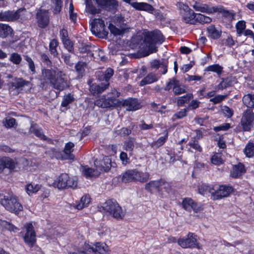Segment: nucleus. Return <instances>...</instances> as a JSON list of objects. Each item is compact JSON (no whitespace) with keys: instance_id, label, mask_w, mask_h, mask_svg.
<instances>
[{"instance_id":"nucleus-1","label":"nucleus","mask_w":254,"mask_h":254,"mask_svg":"<svg viewBox=\"0 0 254 254\" xmlns=\"http://www.w3.org/2000/svg\"><path fill=\"white\" fill-rule=\"evenodd\" d=\"M40 80L43 87L50 85L53 88L63 91L69 86L65 73L59 69L42 68Z\"/></svg>"},{"instance_id":"nucleus-2","label":"nucleus","mask_w":254,"mask_h":254,"mask_svg":"<svg viewBox=\"0 0 254 254\" xmlns=\"http://www.w3.org/2000/svg\"><path fill=\"white\" fill-rule=\"evenodd\" d=\"M165 38L162 33L158 30L152 32H146L144 35L143 43L141 44L142 48L148 52V54L155 53L157 51L156 44H161Z\"/></svg>"},{"instance_id":"nucleus-3","label":"nucleus","mask_w":254,"mask_h":254,"mask_svg":"<svg viewBox=\"0 0 254 254\" xmlns=\"http://www.w3.org/2000/svg\"><path fill=\"white\" fill-rule=\"evenodd\" d=\"M201 189L205 192H210L213 200H218L227 197L233 191V188L231 186L226 185H215L211 187L203 185L199 189L200 193Z\"/></svg>"},{"instance_id":"nucleus-4","label":"nucleus","mask_w":254,"mask_h":254,"mask_svg":"<svg viewBox=\"0 0 254 254\" xmlns=\"http://www.w3.org/2000/svg\"><path fill=\"white\" fill-rule=\"evenodd\" d=\"M0 203L5 209L15 214H18L23 210L22 205L18 201L17 197L13 194L6 195L0 194Z\"/></svg>"},{"instance_id":"nucleus-5","label":"nucleus","mask_w":254,"mask_h":254,"mask_svg":"<svg viewBox=\"0 0 254 254\" xmlns=\"http://www.w3.org/2000/svg\"><path fill=\"white\" fill-rule=\"evenodd\" d=\"M53 186L59 190L75 189L77 186V180L68 174L62 173L54 181Z\"/></svg>"},{"instance_id":"nucleus-6","label":"nucleus","mask_w":254,"mask_h":254,"mask_svg":"<svg viewBox=\"0 0 254 254\" xmlns=\"http://www.w3.org/2000/svg\"><path fill=\"white\" fill-rule=\"evenodd\" d=\"M109 247L104 243L97 242L91 245L85 244L83 250L72 254H109Z\"/></svg>"},{"instance_id":"nucleus-7","label":"nucleus","mask_w":254,"mask_h":254,"mask_svg":"<svg viewBox=\"0 0 254 254\" xmlns=\"http://www.w3.org/2000/svg\"><path fill=\"white\" fill-rule=\"evenodd\" d=\"M176 5L179 11L182 20L184 23L190 24H195L196 13L187 4L182 2H177Z\"/></svg>"},{"instance_id":"nucleus-8","label":"nucleus","mask_w":254,"mask_h":254,"mask_svg":"<svg viewBox=\"0 0 254 254\" xmlns=\"http://www.w3.org/2000/svg\"><path fill=\"white\" fill-rule=\"evenodd\" d=\"M103 209L109 212L114 218L120 220L122 219L125 215V211L116 202L112 200L106 201L103 205Z\"/></svg>"},{"instance_id":"nucleus-9","label":"nucleus","mask_w":254,"mask_h":254,"mask_svg":"<svg viewBox=\"0 0 254 254\" xmlns=\"http://www.w3.org/2000/svg\"><path fill=\"white\" fill-rule=\"evenodd\" d=\"M26 9L20 8L17 10H7L0 12V21L6 22H14L22 20L24 16Z\"/></svg>"},{"instance_id":"nucleus-10","label":"nucleus","mask_w":254,"mask_h":254,"mask_svg":"<svg viewBox=\"0 0 254 254\" xmlns=\"http://www.w3.org/2000/svg\"><path fill=\"white\" fill-rule=\"evenodd\" d=\"M241 125L245 131H250L254 126V113L252 110L248 109L244 112L241 120Z\"/></svg>"},{"instance_id":"nucleus-11","label":"nucleus","mask_w":254,"mask_h":254,"mask_svg":"<svg viewBox=\"0 0 254 254\" xmlns=\"http://www.w3.org/2000/svg\"><path fill=\"white\" fill-rule=\"evenodd\" d=\"M178 243L183 248L200 249L199 244L197 243L196 236L192 233H189L187 237L179 239Z\"/></svg>"},{"instance_id":"nucleus-12","label":"nucleus","mask_w":254,"mask_h":254,"mask_svg":"<svg viewBox=\"0 0 254 254\" xmlns=\"http://www.w3.org/2000/svg\"><path fill=\"white\" fill-rule=\"evenodd\" d=\"M26 233L24 237L25 243L30 247L33 246L36 242V234L31 223H27L25 226Z\"/></svg>"},{"instance_id":"nucleus-13","label":"nucleus","mask_w":254,"mask_h":254,"mask_svg":"<svg viewBox=\"0 0 254 254\" xmlns=\"http://www.w3.org/2000/svg\"><path fill=\"white\" fill-rule=\"evenodd\" d=\"M182 206L186 211L191 212L193 210L195 213H198L203 209L202 206L200 203L195 202L190 198H185L183 199Z\"/></svg>"},{"instance_id":"nucleus-14","label":"nucleus","mask_w":254,"mask_h":254,"mask_svg":"<svg viewBox=\"0 0 254 254\" xmlns=\"http://www.w3.org/2000/svg\"><path fill=\"white\" fill-rule=\"evenodd\" d=\"M91 30L96 35L101 34L104 35L108 34V32L105 30L104 21L100 18H95L93 20Z\"/></svg>"},{"instance_id":"nucleus-15","label":"nucleus","mask_w":254,"mask_h":254,"mask_svg":"<svg viewBox=\"0 0 254 254\" xmlns=\"http://www.w3.org/2000/svg\"><path fill=\"white\" fill-rule=\"evenodd\" d=\"M98 160L96 159L94 161V165L96 167L95 169L89 168L87 166H82L81 170L83 175L85 176L86 178H92L98 176L101 173L102 167H98Z\"/></svg>"},{"instance_id":"nucleus-16","label":"nucleus","mask_w":254,"mask_h":254,"mask_svg":"<svg viewBox=\"0 0 254 254\" xmlns=\"http://www.w3.org/2000/svg\"><path fill=\"white\" fill-rule=\"evenodd\" d=\"M36 18L38 26L40 28L46 27L49 22L48 10L40 9L37 12Z\"/></svg>"},{"instance_id":"nucleus-17","label":"nucleus","mask_w":254,"mask_h":254,"mask_svg":"<svg viewBox=\"0 0 254 254\" xmlns=\"http://www.w3.org/2000/svg\"><path fill=\"white\" fill-rule=\"evenodd\" d=\"M221 29L214 24H210L206 28V35L211 39L217 40L221 37Z\"/></svg>"},{"instance_id":"nucleus-18","label":"nucleus","mask_w":254,"mask_h":254,"mask_svg":"<svg viewBox=\"0 0 254 254\" xmlns=\"http://www.w3.org/2000/svg\"><path fill=\"white\" fill-rule=\"evenodd\" d=\"M17 163L12 159L8 157H2L0 158V172L5 168L9 170L15 169Z\"/></svg>"},{"instance_id":"nucleus-19","label":"nucleus","mask_w":254,"mask_h":254,"mask_svg":"<svg viewBox=\"0 0 254 254\" xmlns=\"http://www.w3.org/2000/svg\"><path fill=\"white\" fill-rule=\"evenodd\" d=\"M97 4L109 11H115L118 6L117 0H95Z\"/></svg>"},{"instance_id":"nucleus-20","label":"nucleus","mask_w":254,"mask_h":254,"mask_svg":"<svg viewBox=\"0 0 254 254\" xmlns=\"http://www.w3.org/2000/svg\"><path fill=\"white\" fill-rule=\"evenodd\" d=\"M216 12L221 13L222 17L229 21H232L234 19L235 14L234 11L227 10L222 6L213 7V13Z\"/></svg>"},{"instance_id":"nucleus-21","label":"nucleus","mask_w":254,"mask_h":254,"mask_svg":"<svg viewBox=\"0 0 254 254\" xmlns=\"http://www.w3.org/2000/svg\"><path fill=\"white\" fill-rule=\"evenodd\" d=\"M127 110L133 111L140 108L141 105L138 100L135 98H128L125 100L122 104Z\"/></svg>"},{"instance_id":"nucleus-22","label":"nucleus","mask_w":254,"mask_h":254,"mask_svg":"<svg viewBox=\"0 0 254 254\" xmlns=\"http://www.w3.org/2000/svg\"><path fill=\"white\" fill-rule=\"evenodd\" d=\"M117 104V101L115 99L102 98L95 101V105L101 108H109L114 107Z\"/></svg>"},{"instance_id":"nucleus-23","label":"nucleus","mask_w":254,"mask_h":254,"mask_svg":"<svg viewBox=\"0 0 254 254\" xmlns=\"http://www.w3.org/2000/svg\"><path fill=\"white\" fill-rule=\"evenodd\" d=\"M130 5L138 10H143L150 13H152L154 10V7L151 5L146 2H134L130 3Z\"/></svg>"},{"instance_id":"nucleus-24","label":"nucleus","mask_w":254,"mask_h":254,"mask_svg":"<svg viewBox=\"0 0 254 254\" xmlns=\"http://www.w3.org/2000/svg\"><path fill=\"white\" fill-rule=\"evenodd\" d=\"M150 175L147 171L143 172L135 169V182L144 183L147 182L150 178Z\"/></svg>"},{"instance_id":"nucleus-25","label":"nucleus","mask_w":254,"mask_h":254,"mask_svg":"<svg viewBox=\"0 0 254 254\" xmlns=\"http://www.w3.org/2000/svg\"><path fill=\"white\" fill-rule=\"evenodd\" d=\"M109 83L93 84L90 86V91L93 95H97L104 92L109 86Z\"/></svg>"},{"instance_id":"nucleus-26","label":"nucleus","mask_w":254,"mask_h":254,"mask_svg":"<svg viewBox=\"0 0 254 254\" xmlns=\"http://www.w3.org/2000/svg\"><path fill=\"white\" fill-rule=\"evenodd\" d=\"M192 6L197 11L206 13H213V7H209L207 5L201 3L199 1H194Z\"/></svg>"},{"instance_id":"nucleus-27","label":"nucleus","mask_w":254,"mask_h":254,"mask_svg":"<svg viewBox=\"0 0 254 254\" xmlns=\"http://www.w3.org/2000/svg\"><path fill=\"white\" fill-rule=\"evenodd\" d=\"M98 167H102L101 172L103 171H108L113 166L111 159L109 156H104L101 161L98 160Z\"/></svg>"},{"instance_id":"nucleus-28","label":"nucleus","mask_w":254,"mask_h":254,"mask_svg":"<svg viewBox=\"0 0 254 254\" xmlns=\"http://www.w3.org/2000/svg\"><path fill=\"white\" fill-rule=\"evenodd\" d=\"M160 77L158 76L155 73L151 72L148 74L139 83L141 86H144L146 84H151L158 80Z\"/></svg>"},{"instance_id":"nucleus-29","label":"nucleus","mask_w":254,"mask_h":254,"mask_svg":"<svg viewBox=\"0 0 254 254\" xmlns=\"http://www.w3.org/2000/svg\"><path fill=\"white\" fill-rule=\"evenodd\" d=\"M114 73L113 70L111 68H107L105 72L99 71L97 77L100 81H105L104 83H109L108 81Z\"/></svg>"},{"instance_id":"nucleus-30","label":"nucleus","mask_w":254,"mask_h":254,"mask_svg":"<svg viewBox=\"0 0 254 254\" xmlns=\"http://www.w3.org/2000/svg\"><path fill=\"white\" fill-rule=\"evenodd\" d=\"M150 65L152 68L157 69L160 68L161 70L159 71L161 72L163 74H165L167 72L168 64L165 62H161L159 60H154L151 62Z\"/></svg>"},{"instance_id":"nucleus-31","label":"nucleus","mask_w":254,"mask_h":254,"mask_svg":"<svg viewBox=\"0 0 254 254\" xmlns=\"http://www.w3.org/2000/svg\"><path fill=\"white\" fill-rule=\"evenodd\" d=\"M13 34L12 28L8 24L0 23V37L5 38Z\"/></svg>"},{"instance_id":"nucleus-32","label":"nucleus","mask_w":254,"mask_h":254,"mask_svg":"<svg viewBox=\"0 0 254 254\" xmlns=\"http://www.w3.org/2000/svg\"><path fill=\"white\" fill-rule=\"evenodd\" d=\"M245 172L244 166L242 163H239L233 166L231 171V176L233 178H238L243 175Z\"/></svg>"},{"instance_id":"nucleus-33","label":"nucleus","mask_w":254,"mask_h":254,"mask_svg":"<svg viewBox=\"0 0 254 254\" xmlns=\"http://www.w3.org/2000/svg\"><path fill=\"white\" fill-rule=\"evenodd\" d=\"M92 58H93L97 61L101 60L105 61L106 59L104 52L95 46L93 47L92 52L90 54V60H91Z\"/></svg>"},{"instance_id":"nucleus-34","label":"nucleus","mask_w":254,"mask_h":254,"mask_svg":"<svg viewBox=\"0 0 254 254\" xmlns=\"http://www.w3.org/2000/svg\"><path fill=\"white\" fill-rule=\"evenodd\" d=\"M135 169L126 171L122 175V180L125 183L135 182Z\"/></svg>"},{"instance_id":"nucleus-35","label":"nucleus","mask_w":254,"mask_h":254,"mask_svg":"<svg viewBox=\"0 0 254 254\" xmlns=\"http://www.w3.org/2000/svg\"><path fill=\"white\" fill-rule=\"evenodd\" d=\"M145 189L149 191H151L153 190H156L158 192H160L161 179L150 181L145 185Z\"/></svg>"},{"instance_id":"nucleus-36","label":"nucleus","mask_w":254,"mask_h":254,"mask_svg":"<svg viewBox=\"0 0 254 254\" xmlns=\"http://www.w3.org/2000/svg\"><path fill=\"white\" fill-rule=\"evenodd\" d=\"M93 47L91 45H85L79 48V51L82 54V58L90 60V54L92 52Z\"/></svg>"},{"instance_id":"nucleus-37","label":"nucleus","mask_w":254,"mask_h":254,"mask_svg":"<svg viewBox=\"0 0 254 254\" xmlns=\"http://www.w3.org/2000/svg\"><path fill=\"white\" fill-rule=\"evenodd\" d=\"M29 132L33 133L40 139L45 140L47 139V137L43 134V132L41 128L38 127L36 125H32L29 129Z\"/></svg>"},{"instance_id":"nucleus-38","label":"nucleus","mask_w":254,"mask_h":254,"mask_svg":"<svg viewBox=\"0 0 254 254\" xmlns=\"http://www.w3.org/2000/svg\"><path fill=\"white\" fill-rule=\"evenodd\" d=\"M90 202V198L89 196L85 195L81 197L79 202H76L74 207L78 210L87 207Z\"/></svg>"},{"instance_id":"nucleus-39","label":"nucleus","mask_w":254,"mask_h":254,"mask_svg":"<svg viewBox=\"0 0 254 254\" xmlns=\"http://www.w3.org/2000/svg\"><path fill=\"white\" fill-rule=\"evenodd\" d=\"M74 146V144L69 142L65 144L64 152L65 155L64 157V159H72L73 158V155L71 154L73 151V148Z\"/></svg>"},{"instance_id":"nucleus-40","label":"nucleus","mask_w":254,"mask_h":254,"mask_svg":"<svg viewBox=\"0 0 254 254\" xmlns=\"http://www.w3.org/2000/svg\"><path fill=\"white\" fill-rule=\"evenodd\" d=\"M195 24L197 23L200 24L209 23L212 21V18L200 13H196Z\"/></svg>"},{"instance_id":"nucleus-41","label":"nucleus","mask_w":254,"mask_h":254,"mask_svg":"<svg viewBox=\"0 0 254 254\" xmlns=\"http://www.w3.org/2000/svg\"><path fill=\"white\" fill-rule=\"evenodd\" d=\"M168 132H166L164 136L160 137L156 141H153L150 144L151 147L158 148L164 144L168 138Z\"/></svg>"},{"instance_id":"nucleus-42","label":"nucleus","mask_w":254,"mask_h":254,"mask_svg":"<svg viewBox=\"0 0 254 254\" xmlns=\"http://www.w3.org/2000/svg\"><path fill=\"white\" fill-rule=\"evenodd\" d=\"M41 185L39 184H29L25 187L26 192L30 195L33 193H35L41 189Z\"/></svg>"},{"instance_id":"nucleus-43","label":"nucleus","mask_w":254,"mask_h":254,"mask_svg":"<svg viewBox=\"0 0 254 254\" xmlns=\"http://www.w3.org/2000/svg\"><path fill=\"white\" fill-rule=\"evenodd\" d=\"M0 227L2 229H4L14 233L16 232L18 230V229L16 227L4 220H0Z\"/></svg>"},{"instance_id":"nucleus-44","label":"nucleus","mask_w":254,"mask_h":254,"mask_svg":"<svg viewBox=\"0 0 254 254\" xmlns=\"http://www.w3.org/2000/svg\"><path fill=\"white\" fill-rule=\"evenodd\" d=\"M59 45V42L57 39H54L52 40L49 44V50L51 55L54 57H57L58 56V52L57 50V48Z\"/></svg>"},{"instance_id":"nucleus-45","label":"nucleus","mask_w":254,"mask_h":254,"mask_svg":"<svg viewBox=\"0 0 254 254\" xmlns=\"http://www.w3.org/2000/svg\"><path fill=\"white\" fill-rule=\"evenodd\" d=\"M243 102L248 108L254 107V95L250 94L245 95L243 97Z\"/></svg>"},{"instance_id":"nucleus-46","label":"nucleus","mask_w":254,"mask_h":254,"mask_svg":"<svg viewBox=\"0 0 254 254\" xmlns=\"http://www.w3.org/2000/svg\"><path fill=\"white\" fill-rule=\"evenodd\" d=\"M244 152L247 157L251 158L254 156V143L249 142L245 146Z\"/></svg>"},{"instance_id":"nucleus-47","label":"nucleus","mask_w":254,"mask_h":254,"mask_svg":"<svg viewBox=\"0 0 254 254\" xmlns=\"http://www.w3.org/2000/svg\"><path fill=\"white\" fill-rule=\"evenodd\" d=\"M211 163L216 165L222 164L224 162L221 153H216L211 158Z\"/></svg>"},{"instance_id":"nucleus-48","label":"nucleus","mask_w":254,"mask_h":254,"mask_svg":"<svg viewBox=\"0 0 254 254\" xmlns=\"http://www.w3.org/2000/svg\"><path fill=\"white\" fill-rule=\"evenodd\" d=\"M193 98L191 93L187 94L183 96L180 97L177 100V104L179 106H183L185 104L188 103Z\"/></svg>"},{"instance_id":"nucleus-49","label":"nucleus","mask_w":254,"mask_h":254,"mask_svg":"<svg viewBox=\"0 0 254 254\" xmlns=\"http://www.w3.org/2000/svg\"><path fill=\"white\" fill-rule=\"evenodd\" d=\"M246 27V22L244 20L239 21L236 24V29L237 34L238 36H241Z\"/></svg>"},{"instance_id":"nucleus-50","label":"nucleus","mask_w":254,"mask_h":254,"mask_svg":"<svg viewBox=\"0 0 254 254\" xmlns=\"http://www.w3.org/2000/svg\"><path fill=\"white\" fill-rule=\"evenodd\" d=\"M114 22L120 28L125 29V19L121 15H117L114 18Z\"/></svg>"},{"instance_id":"nucleus-51","label":"nucleus","mask_w":254,"mask_h":254,"mask_svg":"<svg viewBox=\"0 0 254 254\" xmlns=\"http://www.w3.org/2000/svg\"><path fill=\"white\" fill-rule=\"evenodd\" d=\"M131 130L128 127H123L119 129H116L114 131V135L115 136H126L128 135L131 133Z\"/></svg>"},{"instance_id":"nucleus-52","label":"nucleus","mask_w":254,"mask_h":254,"mask_svg":"<svg viewBox=\"0 0 254 254\" xmlns=\"http://www.w3.org/2000/svg\"><path fill=\"white\" fill-rule=\"evenodd\" d=\"M108 28L109 29L111 33L114 35H121L124 33L125 29L122 28H117L115 25L112 24H110Z\"/></svg>"},{"instance_id":"nucleus-53","label":"nucleus","mask_w":254,"mask_h":254,"mask_svg":"<svg viewBox=\"0 0 254 254\" xmlns=\"http://www.w3.org/2000/svg\"><path fill=\"white\" fill-rule=\"evenodd\" d=\"M86 66L85 62H79L75 65V69L79 75H82Z\"/></svg>"},{"instance_id":"nucleus-54","label":"nucleus","mask_w":254,"mask_h":254,"mask_svg":"<svg viewBox=\"0 0 254 254\" xmlns=\"http://www.w3.org/2000/svg\"><path fill=\"white\" fill-rule=\"evenodd\" d=\"M134 140L133 138H129L124 142V149L129 152H131L134 147Z\"/></svg>"},{"instance_id":"nucleus-55","label":"nucleus","mask_w":254,"mask_h":254,"mask_svg":"<svg viewBox=\"0 0 254 254\" xmlns=\"http://www.w3.org/2000/svg\"><path fill=\"white\" fill-rule=\"evenodd\" d=\"M222 69L223 67L218 64L209 65L207 66L205 69L206 71L214 72L218 74L221 73Z\"/></svg>"},{"instance_id":"nucleus-56","label":"nucleus","mask_w":254,"mask_h":254,"mask_svg":"<svg viewBox=\"0 0 254 254\" xmlns=\"http://www.w3.org/2000/svg\"><path fill=\"white\" fill-rule=\"evenodd\" d=\"M73 96L70 93L67 94L64 97L63 100L61 103V106L63 107H66L70 103L74 101Z\"/></svg>"},{"instance_id":"nucleus-57","label":"nucleus","mask_w":254,"mask_h":254,"mask_svg":"<svg viewBox=\"0 0 254 254\" xmlns=\"http://www.w3.org/2000/svg\"><path fill=\"white\" fill-rule=\"evenodd\" d=\"M9 60L15 64H19L22 61V58L18 53H13L11 54Z\"/></svg>"},{"instance_id":"nucleus-58","label":"nucleus","mask_w":254,"mask_h":254,"mask_svg":"<svg viewBox=\"0 0 254 254\" xmlns=\"http://www.w3.org/2000/svg\"><path fill=\"white\" fill-rule=\"evenodd\" d=\"M163 189L166 192L169 193L171 190V185L170 182H167L164 179H161V191Z\"/></svg>"},{"instance_id":"nucleus-59","label":"nucleus","mask_w":254,"mask_h":254,"mask_svg":"<svg viewBox=\"0 0 254 254\" xmlns=\"http://www.w3.org/2000/svg\"><path fill=\"white\" fill-rule=\"evenodd\" d=\"M53 3L54 10L53 12L54 13H59L62 8V0H52Z\"/></svg>"},{"instance_id":"nucleus-60","label":"nucleus","mask_w":254,"mask_h":254,"mask_svg":"<svg viewBox=\"0 0 254 254\" xmlns=\"http://www.w3.org/2000/svg\"><path fill=\"white\" fill-rule=\"evenodd\" d=\"M86 2V10L92 14H95L99 12V10L97 9L95 6L92 5L91 1H85Z\"/></svg>"},{"instance_id":"nucleus-61","label":"nucleus","mask_w":254,"mask_h":254,"mask_svg":"<svg viewBox=\"0 0 254 254\" xmlns=\"http://www.w3.org/2000/svg\"><path fill=\"white\" fill-rule=\"evenodd\" d=\"M178 82L179 80H177L175 78L170 79L169 81L166 84L165 90L169 91L172 88L174 89V87L177 84H178Z\"/></svg>"},{"instance_id":"nucleus-62","label":"nucleus","mask_w":254,"mask_h":254,"mask_svg":"<svg viewBox=\"0 0 254 254\" xmlns=\"http://www.w3.org/2000/svg\"><path fill=\"white\" fill-rule=\"evenodd\" d=\"M16 123V120L12 118H6L3 121L4 126L7 128L13 127Z\"/></svg>"},{"instance_id":"nucleus-63","label":"nucleus","mask_w":254,"mask_h":254,"mask_svg":"<svg viewBox=\"0 0 254 254\" xmlns=\"http://www.w3.org/2000/svg\"><path fill=\"white\" fill-rule=\"evenodd\" d=\"M174 93L175 95H179L186 92V89L183 86L180 85L179 81L178 84L174 87Z\"/></svg>"},{"instance_id":"nucleus-64","label":"nucleus","mask_w":254,"mask_h":254,"mask_svg":"<svg viewBox=\"0 0 254 254\" xmlns=\"http://www.w3.org/2000/svg\"><path fill=\"white\" fill-rule=\"evenodd\" d=\"M227 95H217L210 99V101L213 102L214 104L221 103L225 100Z\"/></svg>"}]
</instances>
